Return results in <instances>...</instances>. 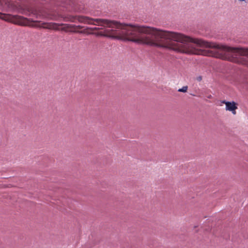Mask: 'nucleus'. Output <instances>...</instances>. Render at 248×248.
<instances>
[{
	"mask_svg": "<svg viewBox=\"0 0 248 248\" xmlns=\"http://www.w3.org/2000/svg\"><path fill=\"white\" fill-rule=\"evenodd\" d=\"M66 22H79L104 27L103 32L96 34L118 40H128L139 44L168 47V31L138 25L122 24L114 20L93 18L86 16H68Z\"/></svg>",
	"mask_w": 248,
	"mask_h": 248,
	"instance_id": "1",
	"label": "nucleus"
},
{
	"mask_svg": "<svg viewBox=\"0 0 248 248\" xmlns=\"http://www.w3.org/2000/svg\"><path fill=\"white\" fill-rule=\"evenodd\" d=\"M0 18L4 19V20L13 23L15 24L19 25L20 26H31V27H37L35 24H33L32 23L38 22L37 21H33L31 19H28L24 16L18 15H11L2 14L0 13Z\"/></svg>",
	"mask_w": 248,
	"mask_h": 248,
	"instance_id": "2",
	"label": "nucleus"
},
{
	"mask_svg": "<svg viewBox=\"0 0 248 248\" xmlns=\"http://www.w3.org/2000/svg\"><path fill=\"white\" fill-rule=\"evenodd\" d=\"M61 25L62 26V28H61V31L65 32H78L80 33H86L85 31H78L74 30L75 25L73 24L61 23ZM87 33L91 34V33L87 32Z\"/></svg>",
	"mask_w": 248,
	"mask_h": 248,
	"instance_id": "3",
	"label": "nucleus"
},
{
	"mask_svg": "<svg viewBox=\"0 0 248 248\" xmlns=\"http://www.w3.org/2000/svg\"><path fill=\"white\" fill-rule=\"evenodd\" d=\"M45 29L54 30L56 31L61 30V28H59L60 26H62L61 24H58L56 23H42L41 25L39 26Z\"/></svg>",
	"mask_w": 248,
	"mask_h": 248,
	"instance_id": "4",
	"label": "nucleus"
},
{
	"mask_svg": "<svg viewBox=\"0 0 248 248\" xmlns=\"http://www.w3.org/2000/svg\"><path fill=\"white\" fill-rule=\"evenodd\" d=\"M226 110L231 111L233 115L236 113V109H237L236 103L234 102H228L226 103Z\"/></svg>",
	"mask_w": 248,
	"mask_h": 248,
	"instance_id": "5",
	"label": "nucleus"
},
{
	"mask_svg": "<svg viewBox=\"0 0 248 248\" xmlns=\"http://www.w3.org/2000/svg\"><path fill=\"white\" fill-rule=\"evenodd\" d=\"M188 89V87L187 86H183L182 88H180L178 90V91L179 92H186Z\"/></svg>",
	"mask_w": 248,
	"mask_h": 248,
	"instance_id": "6",
	"label": "nucleus"
},
{
	"mask_svg": "<svg viewBox=\"0 0 248 248\" xmlns=\"http://www.w3.org/2000/svg\"><path fill=\"white\" fill-rule=\"evenodd\" d=\"M87 29L90 30L91 31H98L100 29H102V28H97V27H94V28H87Z\"/></svg>",
	"mask_w": 248,
	"mask_h": 248,
	"instance_id": "7",
	"label": "nucleus"
},
{
	"mask_svg": "<svg viewBox=\"0 0 248 248\" xmlns=\"http://www.w3.org/2000/svg\"><path fill=\"white\" fill-rule=\"evenodd\" d=\"M83 28V26L80 25H75L74 29H82Z\"/></svg>",
	"mask_w": 248,
	"mask_h": 248,
	"instance_id": "8",
	"label": "nucleus"
},
{
	"mask_svg": "<svg viewBox=\"0 0 248 248\" xmlns=\"http://www.w3.org/2000/svg\"><path fill=\"white\" fill-rule=\"evenodd\" d=\"M237 0L240 2H243V3H247L248 1V0Z\"/></svg>",
	"mask_w": 248,
	"mask_h": 248,
	"instance_id": "9",
	"label": "nucleus"
},
{
	"mask_svg": "<svg viewBox=\"0 0 248 248\" xmlns=\"http://www.w3.org/2000/svg\"><path fill=\"white\" fill-rule=\"evenodd\" d=\"M198 80L200 81L202 80V77H199L198 78Z\"/></svg>",
	"mask_w": 248,
	"mask_h": 248,
	"instance_id": "10",
	"label": "nucleus"
},
{
	"mask_svg": "<svg viewBox=\"0 0 248 248\" xmlns=\"http://www.w3.org/2000/svg\"><path fill=\"white\" fill-rule=\"evenodd\" d=\"M228 101H226L225 100H224L222 102V103L225 104L226 105V103L228 102Z\"/></svg>",
	"mask_w": 248,
	"mask_h": 248,
	"instance_id": "11",
	"label": "nucleus"
},
{
	"mask_svg": "<svg viewBox=\"0 0 248 248\" xmlns=\"http://www.w3.org/2000/svg\"><path fill=\"white\" fill-rule=\"evenodd\" d=\"M211 95L208 96V98H211Z\"/></svg>",
	"mask_w": 248,
	"mask_h": 248,
	"instance_id": "12",
	"label": "nucleus"
}]
</instances>
